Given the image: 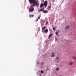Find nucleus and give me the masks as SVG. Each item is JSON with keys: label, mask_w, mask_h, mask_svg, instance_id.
Returning a JSON list of instances; mask_svg holds the SVG:
<instances>
[{"label": "nucleus", "mask_w": 76, "mask_h": 76, "mask_svg": "<svg viewBox=\"0 0 76 76\" xmlns=\"http://www.w3.org/2000/svg\"><path fill=\"white\" fill-rule=\"evenodd\" d=\"M29 1L31 4H33V5L35 6L36 5L37 7H38V1L36 0H29Z\"/></svg>", "instance_id": "f257e3e1"}, {"label": "nucleus", "mask_w": 76, "mask_h": 76, "mask_svg": "<svg viewBox=\"0 0 76 76\" xmlns=\"http://www.w3.org/2000/svg\"><path fill=\"white\" fill-rule=\"evenodd\" d=\"M33 6H34L32 5L29 7L28 11L29 12H34V8Z\"/></svg>", "instance_id": "f03ea898"}, {"label": "nucleus", "mask_w": 76, "mask_h": 76, "mask_svg": "<svg viewBox=\"0 0 76 76\" xmlns=\"http://www.w3.org/2000/svg\"><path fill=\"white\" fill-rule=\"evenodd\" d=\"M47 3H48V2H47V1H45L44 3V6H45V7H47Z\"/></svg>", "instance_id": "7ed1b4c3"}, {"label": "nucleus", "mask_w": 76, "mask_h": 76, "mask_svg": "<svg viewBox=\"0 0 76 76\" xmlns=\"http://www.w3.org/2000/svg\"><path fill=\"white\" fill-rule=\"evenodd\" d=\"M44 4L42 3L40 5V7H43V6H44Z\"/></svg>", "instance_id": "20e7f679"}, {"label": "nucleus", "mask_w": 76, "mask_h": 76, "mask_svg": "<svg viewBox=\"0 0 76 76\" xmlns=\"http://www.w3.org/2000/svg\"><path fill=\"white\" fill-rule=\"evenodd\" d=\"M55 56V54H54V52H53L52 53V55L51 56V57H54Z\"/></svg>", "instance_id": "39448f33"}, {"label": "nucleus", "mask_w": 76, "mask_h": 76, "mask_svg": "<svg viewBox=\"0 0 76 76\" xmlns=\"http://www.w3.org/2000/svg\"><path fill=\"white\" fill-rule=\"evenodd\" d=\"M73 64V61L70 62L69 63V65H70V66H72Z\"/></svg>", "instance_id": "423d86ee"}, {"label": "nucleus", "mask_w": 76, "mask_h": 76, "mask_svg": "<svg viewBox=\"0 0 76 76\" xmlns=\"http://www.w3.org/2000/svg\"><path fill=\"white\" fill-rule=\"evenodd\" d=\"M43 12L45 13H48V11L46 10H44L43 11Z\"/></svg>", "instance_id": "0eeeda50"}, {"label": "nucleus", "mask_w": 76, "mask_h": 76, "mask_svg": "<svg viewBox=\"0 0 76 76\" xmlns=\"http://www.w3.org/2000/svg\"><path fill=\"white\" fill-rule=\"evenodd\" d=\"M48 32V29H46L44 31L45 33H47V32Z\"/></svg>", "instance_id": "6e6552de"}, {"label": "nucleus", "mask_w": 76, "mask_h": 76, "mask_svg": "<svg viewBox=\"0 0 76 76\" xmlns=\"http://www.w3.org/2000/svg\"><path fill=\"white\" fill-rule=\"evenodd\" d=\"M44 7H43L42 9H41L40 10H38V11L39 12H41L44 10Z\"/></svg>", "instance_id": "1a4fd4ad"}, {"label": "nucleus", "mask_w": 76, "mask_h": 76, "mask_svg": "<svg viewBox=\"0 0 76 76\" xmlns=\"http://www.w3.org/2000/svg\"><path fill=\"white\" fill-rule=\"evenodd\" d=\"M34 15H31V14H30L29 15V17L30 18H31V17H32V18H33L34 17Z\"/></svg>", "instance_id": "9d476101"}, {"label": "nucleus", "mask_w": 76, "mask_h": 76, "mask_svg": "<svg viewBox=\"0 0 76 76\" xmlns=\"http://www.w3.org/2000/svg\"><path fill=\"white\" fill-rule=\"evenodd\" d=\"M46 28V27L45 26H44L42 28V30H44V29H45Z\"/></svg>", "instance_id": "9b49d317"}, {"label": "nucleus", "mask_w": 76, "mask_h": 76, "mask_svg": "<svg viewBox=\"0 0 76 76\" xmlns=\"http://www.w3.org/2000/svg\"><path fill=\"white\" fill-rule=\"evenodd\" d=\"M53 35V34H50V35H49V38H50L52 36V35Z\"/></svg>", "instance_id": "f8f14e48"}, {"label": "nucleus", "mask_w": 76, "mask_h": 76, "mask_svg": "<svg viewBox=\"0 0 76 76\" xmlns=\"http://www.w3.org/2000/svg\"><path fill=\"white\" fill-rule=\"evenodd\" d=\"M50 9H51V7H50V6H49L48 8V9L49 10H50Z\"/></svg>", "instance_id": "ddd939ff"}, {"label": "nucleus", "mask_w": 76, "mask_h": 76, "mask_svg": "<svg viewBox=\"0 0 76 76\" xmlns=\"http://www.w3.org/2000/svg\"><path fill=\"white\" fill-rule=\"evenodd\" d=\"M69 26H67L66 28V29H69Z\"/></svg>", "instance_id": "4468645a"}, {"label": "nucleus", "mask_w": 76, "mask_h": 76, "mask_svg": "<svg viewBox=\"0 0 76 76\" xmlns=\"http://www.w3.org/2000/svg\"><path fill=\"white\" fill-rule=\"evenodd\" d=\"M53 31H55L56 30V27H53Z\"/></svg>", "instance_id": "2eb2a0df"}, {"label": "nucleus", "mask_w": 76, "mask_h": 76, "mask_svg": "<svg viewBox=\"0 0 76 76\" xmlns=\"http://www.w3.org/2000/svg\"><path fill=\"white\" fill-rule=\"evenodd\" d=\"M40 18H41V16H39L38 17L37 19H40Z\"/></svg>", "instance_id": "dca6fc26"}, {"label": "nucleus", "mask_w": 76, "mask_h": 76, "mask_svg": "<svg viewBox=\"0 0 76 76\" xmlns=\"http://www.w3.org/2000/svg\"><path fill=\"white\" fill-rule=\"evenodd\" d=\"M72 58H73L74 59H76V57H74L73 56L72 57Z\"/></svg>", "instance_id": "f3484780"}, {"label": "nucleus", "mask_w": 76, "mask_h": 76, "mask_svg": "<svg viewBox=\"0 0 76 76\" xmlns=\"http://www.w3.org/2000/svg\"><path fill=\"white\" fill-rule=\"evenodd\" d=\"M41 72L42 73H44V71H42V70H41Z\"/></svg>", "instance_id": "a211bd4d"}, {"label": "nucleus", "mask_w": 76, "mask_h": 76, "mask_svg": "<svg viewBox=\"0 0 76 76\" xmlns=\"http://www.w3.org/2000/svg\"><path fill=\"white\" fill-rule=\"evenodd\" d=\"M56 59H57V60H58V59H59V57H57L56 58Z\"/></svg>", "instance_id": "6ab92c4d"}, {"label": "nucleus", "mask_w": 76, "mask_h": 76, "mask_svg": "<svg viewBox=\"0 0 76 76\" xmlns=\"http://www.w3.org/2000/svg\"><path fill=\"white\" fill-rule=\"evenodd\" d=\"M56 35H57L58 34V32H56Z\"/></svg>", "instance_id": "aec40b11"}, {"label": "nucleus", "mask_w": 76, "mask_h": 76, "mask_svg": "<svg viewBox=\"0 0 76 76\" xmlns=\"http://www.w3.org/2000/svg\"><path fill=\"white\" fill-rule=\"evenodd\" d=\"M59 70V68H56V70Z\"/></svg>", "instance_id": "412c9836"}, {"label": "nucleus", "mask_w": 76, "mask_h": 76, "mask_svg": "<svg viewBox=\"0 0 76 76\" xmlns=\"http://www.w3.org/2000/svg\"><path fill=\"white\" fill-rule=\"evenodd\" d=\"M38 19L37 18L36 19V22H37V21H38Z\"/></svg>", "instance_id": "4be33fe9"}, {"label": "nucleus", "mask_w": 76, "mask_h": 76, "mask_svg": "<svg viewBox=\"0 0 76 76\" xmlns=\"http://www.w3.org/2000/svg\"><path fill=\"white\" fill-rule=\"evenodd\" d=\"M46 25H48V22H46Z\"/></svg>", "instance_id": "5701e85b"}, {"label": "nucleus", "mask_w": 76, "mask_h": 76, "mask_svg": "<svg viewBox=\"0 0 76 76\" xmlns=\"http://www.w3.org/2000/svg\"><path fill=\"white\" fill-rule=\"evenodd\" d=\"M57 31L58 32H60V30H58Z\"/></svg>", "instance_id": "b1692460"}, {"label": "nucleus", "mask_w": 76, "mask_h": 76, "mask_svg": "<svg viewBox=\"0 0 76 76\" xmlns=\"http://www.w3.org/2000/svg\"><path fill=\"white\" fill-rule=\"evenodd\" d=\"M56 41H57V39H56Z\"/></svg>", "instance_id": "393cba45"}, {"label": "nucleus", "mask_w": 76, "mask_h": 76, "mask_svg": "<svg viewBox=\"0 0 76 76\" xmlns=\"http://www.w3.org/2000/svg\"><path fill=\"white\" fill-rule=\"evenodd\" d=\"M57 63H58V61H57Z\"/></svg>", "instance_id": "a878e982"}, {"label": "nucleus", "mask_w": 76, "mask_h": 76, "mask_svg": "<svg viewBox=\"0 0 76 76\" xmlns=\"http://www.w3.org/2000/svg\"><path fill=\"white\" fill-rule=\"evenodd\" d=\"M39 30H40V29H39Z\"/></svg>", "instance_id": "bb28decb"}]
</instances>
